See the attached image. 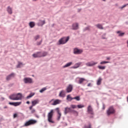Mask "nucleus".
<instances>
[{
	"label": "nucleus",
	"mask_w": 128,
	"mask_h": 128,
	"mask_svg": "<svg viewBox=\"0 0 128 128\" xmlns=\"http://www.w3.org/2000/svg\"><path fill=\"white\" fill-rule=\"evenodd\" d=\"M9 98L12 100H20L22 98V93L14 94L9 96Z\"/></svg>",
	"instance_id": "nucleus-1"
},
{
	"label": "nucleus",
	"mask_w": 128,
	"mask_h": 128,
	"mask_svg": "<svg viewBox=\"0 0 128 128\" xmlns=\"http://www.w3.org/2000/svg\"><path fill=\"white\" fill-rule=\"evenodd\" d=\"M68 40H70V36L66 37H62L61 38L58 42L57 43V44L58 46H60V44H66L68 42Z\"/></svg>",
	"instance_id": "nucleus-2"
},
{
	"label": "nucleus",
	"mask_w": 128,
	"mask_h": 128,
	"mask_svg": "<svg viewBox=\"0 0 128 128\" xmlns=\"http://www.w3.org/2000/svg\"><path fill=\"white\" fill-rule=\"evenodd\" d=\"M52 116H54V110H52L48 114V122L51 124H54V122L52 120Z\"/></svg>",
	"instance_id": "nucleus-3"
},
{
	"label": "nucleus",
	"mask_w": 128,
	"mask_h": 128,
	"mask_svg": "<svg viewBox=\"0 0 128 128\" xmlns=\"http://www.w3.org/2000/svg\"><path fill=\"white\" fill-rule=\"evenodd\" d=\"M36 124V120L31 119L26 122L24 126H32V124Z\"/></svg>",
	"instance_id": "nucleus-4"
},
{
	"label": "nucleus",
	"mask_w": 128,
	"mask_h": 128,
	"mask_svg": "<svg viewBox=\"0 0 128 128\" xmlns=\"http://www.w3.org/2000/svg\"><path fill=\"white\" fill-rule=\"evenodd\" d=\"M68 112H72V114H74V112H78L73 110L71 108L66 107L65 108L64 114H68Z\"/></svg>",
	"instance_id": "nucleus-5"
},
{
	"label": "nucleus",
	"mask_w": 128,
	"mask_h": 128,
	"mask_svg": "<svg viewBox=\"0 0 128 128\" xmlns=\"http://www.w3.org/2000/svg\"><path fill=\"white\" fill-rule=\"evenodd\" d=\"M116 112V110L114 108V107L110 106L107 110L106 114L108 116H110V114H112Z\"/></svg>",
	"instance_id": "nucleus-6"
},
{
	"label": "nucleus",
	"mask_w": 128,
	"mask_h": 128,
	"mask_svg": "<svg viewBox=\"0 0 128 128\" xmlns=\"http://www.w3.org/2000/svg\"><path fill=\"white\" fill-rule=\"evenodd\" d=\"M23 81L24 84H32V79L30 78H24Z\"/></svg>",
	"instance_id": "nucleus-7"
},
{
	"label": "nucleus",
	"mask_w": 128,
	"mask_h": 128,
	"mask_svg": "<svg viewBox=\"0 0 128 128\" xmlns=\"http://www.w3.org/2000/svg\"><path fill=\"white\" fill-rule=\"evenodd\" d=\"M87 112L90 114H94V110L90 105L88 106L87 108Z\"/></svg>",
	"instance_id": "nucleus-8"
},
{
	"label": "nucleus",
	"mask_w": 128,
	"mask_h": 128,
	"mask_svg": "<svg viewBox=\"0 0 128 128\" xmlns=\"http://www.w3.org/2000/svg\"><path fill=\"white\" fill-rule=\"evenodd\" d=\"M83 52V50L82 49H78V48H76L74 49V54H80Z\"/></svg>",
	"instance_id": "nucleus-9"
},
{
	"label": "nucleus",
	"mask_w": 128,
	"mask_h": 128,
	"mask_svg": "<svg viewBox=\"0 0 128 128\" xmlns=\"http://www.w3.org/2000/svg\"><path fill=\"white\" fill-rule=\"evenodd\" d=\"M72 88H74L72 85L70 84L66 89V92H72Z\"/></svg>",
	"instance_id": "nucleus-10"
},
{
	"label": "nucleus",
	"mask_w": 128,
	"mask_h": 128,
	"mask_svg": "<svg viewBox=\"0 0 128 128\" xmlns=\"http://www.w3.org/2000/svg\"><path fill=\"white\" fill-rule=\"evenodd\" d=\"M98 64V62H88L86 64V65L87 66H96V64Z\"/></svg>",
	"instance_id": "nucleus-11"
},
{
	"label": "nucleus",
	"mask_w": 128,
	"mask_h": 128,
	"mask_svg": "<svg viewBox=\"0 0 128 128\" xmlns=\"http://www.w3.org/2000/svg\"><path fill=\"white\" fill-rule=\"evenodd\" d=\"M9 104L10 106H18L22 104V102H10Z\"/></svg>",
	"instance_id": "nucleus-12"
},
{
	"label": "nucleus",
	"mask_w": 128,
	"mask_h": 128,
	"mask_svg": "<svg viewBox=\"0 0 128 128\" xmlns=\"http://www.w3.org/2000/svg\"><path fill=\"white\" fill-rule=\"evenodd\" d=\"M14 77V73H11L6 77V80H10L12 78Z\"/></svg>",
	"instance_id": "nucleus-13"
},
{
	"label": "nucleus",
	"mask_w": 128,
	"mask_h": 128,
	"mask_svg": "<svg viewBox=\"0 0 128 128\" xmlns=\"http://www.w3.org/2000/svg\"><path fill=\"white\" fill-rule=\"evenodd\" d=\"M82 62H78V63H76L72 67V68H78L79 66H82Z\"/></svg>",
	"instance_id": "nucleus-14"
},
{
	"label": "nucleus",
	"mask_w": 128,
	"mask_h": 128,
	"mask_svg": "<svg viewBox=\"0 0 128 128\" xmlns=\"http://www.w3.org/2000/svg\"><path fill=\"white\" fill-rule=\"evenodd\" d=\"M61 102L62 101L60 100L57 99L54 102L53 104H52V105L56 106V104H60Z\"/></svg>",
	"instance_id": "nucleus-15"
},
{
	"label": "nucleus",
	"mask_w": 128,
	"mask_h": 128,
	"mask_svg": "<svg viewBox=\"0 0 128 128\" xmlns=\"http://www.w3.org/2000/svg\"><path fill=\"white\" fill-rule=\"evenodd\" d=\"M78 79H79V80L78 81V84H82V82H84L86 81V79L84 78H79Z\"/></svg>",
	"instance_id": "nucleus-16"
},
{
	"label": "nucleus",
	"mask_w": 128,
	"mask_h": 128,
	"mask_svg": "<svg viewBox=\"0 0 128 128\" xmlns=\"http://www.w3.org/2000/svg\"><path fill=\"white\" fill-rule=\"evenodd\" d=\"M72 30H78V24L74 23L72 25Z\"/></svg>",
	"instance_id": "nucleus-17"
},
{
	"label": "nucleus",
	"mask_w": 128,
	"mask_h": 128,
	"mask_svg": "<svg viewBox=\"0 0 128 128\" xmlns=\"http://www.w3.org/2000/svg\"><path fill=\"white\" fill-rule=\"evenodd\" d=\"M40 102V100H34L32 102V104L33 106H34L36 104H38Z\"/></svg>",
	"instance_id": "nucleus-18"
},
{
	"label": "nucleus",
	"mask_w": 128,
	"mask_h": 128,
	"mask_svg": "<svg viewBox=\"0 0 128 128\" xmlns=\"http://www.w3.org/2000/svg\"><path fill=\"white\" fill-rule=\"evenodd\" d=\"M59 96H60V98H64V96H66V94L64 93V90L60 91Z\"/></svg>",
	"instance_id": "nucleus-19"
},
{
	"label": "nucleus",
	"mask_w": 128,
	"mask_h": 128,
	"mask_svg": "<svg viewBox=\"0 0 128 128\" xmlns=\"http://www.w3.org/2000/svg\"><path fill=\"white\" fill-rule=\"evenodd\" d=\"M7 12L9 14H12V8L10 6H8L7 8Z\"/></svg>",
	"instance_id": "nucleus-20"
},
{
	"label": "nucleus",
	"mask_w": 128,
	"mask_h": 128,
	"mask_svg": "<svg viewBox=\"0 0 128 128\" xmlns=\"http://www.w3.org/2000/svg\"><path fill=\"white\" fill-rule=\"evenodd\" d=\"M102 78L100 77L97 80V86H100V84H102Z\"/></svg>",
	"instance_id": "nucleus-21"
},
{
	"label": "nucleus",
	"mask_w": 128,
	"mask_h": 128,
	"mask_svg": "<svg viewBox=\"0 0 128 128\" xmlns=\"http://www.w3.org/2000/svg\"><path fill=\"white\" fill-rule=\"evenodd\" d=\"M44 24H46V21L45 20H40V22L38 23V25L39 26H44Z\"/></svg>",
	"instance_id": "nucleus-22"
},
{
	"label": "nucleus",
	"mask_w": 128,
	"mask_h": 128,
	"mask_svg": "<svg viewBox=\"0 0 128 128\" xmlns=\"http://www.w3.org/2000/svg\"><path fill=\"white\" fill-rule=\"evenodd\" d=\"M71 64H72V62H68L63 66V68H68V66H70Z\"/></svg>",
	"instance_id": "nucleus-23"
},
{
	"label": "nucleus",
	"mask_w": 128,
	"mask_h": 128,
	"mask_svg": "<svg viewBox=\"0 0 128 128\" xmlns=\"http://www.w3.org/2000/svg\"><path fill=\"white\" fill-rule=\"evenodd\" d=\"M57 112L58 114L57 120H60V116H62V113H60V110H58L57 111Z\"/></svg>",
	"instance_id": "nucleus-24"
},
{
	"label": "nucleus",
	"mask_w": 128,
	"mask_h": 128,
	"mask_svg": "<svg viewBox=\"0 0 128 128\" xmlns=\"http://www.w3.org/2000/svg\"><path fill=\"white\" fill-rule=\"evenodd\" d=\"M29 26H30V28H34V26H36V24H34V22H31L29 23Z\"/></svg>",
	"instance_id": "nucleus-25"
},
{
	"label": "nucleus",
	"mask_w": 128,
	"mask_h": 128,
	"mask_svg": "<svg viewBox=\"0 0 128 128\" xmlns=\"http://www.w3.org/2000/svg\"><path fill=\"white\" fill-rule=\"evenodd\" d=\"M96 28H99L100 30H104V27H102V26L100 24H97L96 25Z\"/></svg>",
	"instance_id": "nucleus-26"
},
{
	"label": "nucleus",
	"mask_w": 128,
	"mask_h": 128,
	"mask_svg": "<svg viewBox=\"0 0 128 128\" xmlns=\"http://www.w3.org/2000/svg\"><path fill=\"white\" fill-rule=\"evenodd\" d=\"M66 100H68L69 102H72V100H73V98H72V96H70V95H68L67 96V98Z\"/></svg>",
	"instance_id": "nucleus-27"
},
{
	"label": "nucleus",
	"mask_w": 128,
	"mask_h": 128,
	"mask_svg": "<svg viewBox=\"0 0 128 128\" xmlns=\"http://www.w3.org/2000/svg\"><path fill=\"white\" fill-rule=\"evenodd\" d=\"M34 96V93H30L28 96H27L26 98L28 100V98H32Z\"/></svg>",
	"instance_id": "nucleus-28"
},
{
	"label": "nucleus",
	"mask_w": 128,
	"mask_h": 128,
	"mask_svg": "<svg viewBox=\"0 0 128 128\" xmlns=\"http://www.w3.org/2000/svg\"><path fill=\"white\" fill-rule=\"evenodd\" d=\"M22 63L20 62H18V64L16 66L17 68H22Z\"/></svg>",
	"instance_id": "nucleus-29"
},
{
	"label": "nucleus",
	"mask_w": 128,
	"mask_h": 128,
	"mask_svg": "<svg viewBox=\"0 0 128 128\" xmlns=\"http://www.w3.org/2000/svg\"><path fill=\"white\" fill-rule=\"evenodd\" d=\"M73 100H78V102L80 100V96H76V97L73 98Z\"/></svg>",
	"instance_id": "nucleus-30"
},
{
	"label": "nucleus",
	"mask_w": 128,
	"mask_h": 128,
	"mask_svg": "<svg viewBox=\"0 0 128 128\" xmlns=\"http://www.w3.org/2000/svg\"><path fill=\"white\" fill-rule=\"evenodd\" d=\"M38 54H40V52H38L37 54H32L33 58H38Z\"/></svg>",
	"instance_id": "nucleus-31"
},
{
	"label": "nucleus",
	"mask_w": 128,
	"mask_h": 128,
	"mask_svg": "<svg viewBox=\"0 0 128 128\" xmlns=\"http://www.w3.org/2000/svg\"><path fill=\"white\" fill-rule=\"evenodd\" d=\"M117 34H119L118 36H122L124 34V32H121L120 31H118Z\"/></svg>",
	"instance_id": "nucleus-32"
},
{
	"label": "nucleus",
	"mask_w": 128,
	"mask_h": 128,
	"mask_svg": "<svg viewBox=\"0 0 128 128\" xmlns=\"http://www.w3.org/2000/svg\"><path fill=\"white\" fill-rule=\"evenodd\" d=\"M98 68L100 70H105L106 69V66H98Z\"/></svg>",
	"instance_id": "nucleus-33"
},
{
	"label": "nucleus",
	"mask_w": 128,
	"mask_h": 128,
	"mask_svg": "<svg viewBox=\"0 0 128 128\" xmlns=\"http://www.w3.org/2000/svg\"><path fill=\"white\" fill-rule=\"evenodd\" d=\"M100 64H110V62L108 61H102L100 62Z\"/></svg>",
	"instance_id": "nucleus-34"
},
{
	"label": "nucleus",
	"mask_w": 128,
	"mask_h": 128,
	"mask_svg": "<svg viewBox=\"0 0 128 128\" xmlns=\"http://www.w3.org/2000/svg\"><path fill=\"white\" fill-rule=\"evenodd\" d=\"M48 56V52H43L42 53V54L40 56Z\"/></svg>",
	"instance_id": "nucleus-35"
},
{
	"label": "nucleus",
	"mask_w": 128,
	"mask_h": 128,
	"mask_svg": "<svg viewBox=\"0 0 128 128\" xmlns=\"http://www.w3.org/2000/svg\"><path fill=\"white\" fill-rule=\"evenodd\" d=\"M45 90H46V88H44L40 90V92L42 94V93L43 92H44Z\"/></svg>",
	"instance_id": "nucleus-36"
},
{
	"label": "nucleus",
	"mask_w": 128,
	"mask_h": 128,
	"mask_svg": "<svg viewBox=\"0 0 128 128\" xmlns=\"http://www.w3.org/2000/svg\"><path fill=\"white\" fill-rule=\"evenodd\" d=\"M77 107L78 108H84V106L82 105V104H78L77 106Z\"/></svg>",
	"instance_id": "nucleus-37"
},
{
	"label": "nucleus",
	"mask_w": 128,
	"mask_h": 128,
	"mask_svg": "<svg viewBox=\"0 0 128 128\" xmlns=\"http://www.w3.org/2000/svg\"><path fill=\"white\" fill-rule=\"evenodd\" d=\"M42 40L40 42H36V46H40V44H42Z\"/></svg>",
	"instance_id": "nucleus-38"
},
{
	"label": "nucleus",
	"mask_w": 128,
	"mask_h": 128,
	"mask_svg": "<svg viewBox=\"0 0 128 128\" xmlns=\"http://www.w3.org/2000/svg\"><path fill=\"white\" fill-rule=\"evenodd\" d=\"M90 30V26H88L83 29L84 32H86V30Z\"/></svg>",
	"instance_id": "nucleus-39"
},
{
	"label": "nucleus",
	"mask_w": 128,
	"mask_h": 128,
	"mask_svg": "<svg viewBox=\"0 0 128 128\" xmlns=\"http://www.w3.org/2000/svg\"><path fill=\"white\" fill-rule=\"evenodd\" d=\"M38 38H40V35H37L34 36V39L35 40H38Z\"/></svg>",
	"instance_id": "nucleus-40"
},
{
	"label": "nucleus",
	"mask_w": 128,
	"mask_h": 128,
	"mask_svg": "<svg viewBox=\"0 0 128 128\" xmlns=\"http://www.w3.org/2000/svg\"><path fill=\"white\" fill-rule=\"evenodd\" d=\"M128 6V4L123 5L122 6L120 7V8L122 10V8H126V6Z\"/></svg>",
	"instance_id": "nucleus-41"
},
{
	"label": "nucleus",
	"mask_w": 128,
	"mask_h": 128,
	"mask_svg": "<svg viewBox=\"0 0 128 128\" xmlns=\"http://www.w3.org/2000/svg\"><path fill=\"white\" fill-rule=\"evenodd\" d=\"M84 128H92V125L90 124H89L88 126H84Z\"/></svg>",
	"instance_id": "nucleus-42"
},
{
	"label": "nucleus",
	"mask_w": 128,
	"mask_h": 128,
	"mask_svg": "<svg viewBox=\"0 0 128 128\" xmlns=\"http://www.w3.org/2000/svg\"><path fill=\"white\" fill-rule=\"evenodd\" d=\"M71 108H74V109L76 108V105H74V104H72V105H71Z\"/></svg>",
	"instance_id": "nucleus-43"
},
{
	"label": "nucleus",
	"mask_w": 128,
	"mask_h": 128,
	"mask_svg": "<svg viewBox=\"0 0 128 128\" xmlns=\"http://www.w3.org/2000/svg\"><path fill=\"white\" fill-rule=\"evenodd\" d=\"M34 116L37 118H40V116H38V114L36 113H34Z\"/></svg>",
	"instance_id": "nucleus-44"
},
{
	"label": "nucleus",
	"mask_w": 128,
	"mask_h": 128,
	"mask_svg": "<svg viewBox=\"0 0 128 128\" xmlns=\"http://www.w3.org/2000/svg\"><path fill=\"white\" fill-rule=\"evenodd\" d=\"M34 112H36V110L32 109V110H31V114H34Z\"/></svg>",
	"instance_id": "nucleus-45"
},
{
	"label": "nucleus",
	"mask_w": 128,
	"mask_h": 128,
	"mask_svg": "<svg viewBox=\"0 0 128 128\" xmlns=\"http://www.w3.org/2000/svg\"><path fill=\"white\" fill-rule=\"evenodd\" d=\"M16 116H18V114H14V118H16Z\"/></svg>",
	"instance_id": "nucleus-46"
},
{
	"label": "nucleus",
	"mask_w": 128,
	"mask_h": 128,
	"mask_svg": "<svg viewBox=\"0 0 128 128\" xmlns=\"http://www.w3.org/2000/svg\"><path fill=\"white\" fill-rule=\"evenodd\" d=\"M33 106H32V105L31 106H30L29 107V110H32Z\"/></svg>",
	"instance_id": "nucleus-47"
},
{
	"label": "nucleus",
	"mask_w": 128,
	"mask_h": 128,
	"mask_svg": "<svg viewBox=\"0 0 128 128\" xmlns=\"http://www.w3.org/2000/svg\"><path fill=\"white\" fill-rule=\"evenodd\" d=\"M90 118H94V114H92V116H90Z\"/></svg>",
	"instance_id": "nucleus-48"
},
{
	"label": "nucleus",
	"mask_w": 128,
	"mask_h": 128,
	"mask_svg": "<svg viewBox=\"0 0 128 128\" xmlns=\"http://www.w3.org/2000/svg\"><path fill=\"white\" fill-rule=\"evenodd\" d=\"M90 84H92L88 83V84L87 85V86H90Z\"/></svg>",
	"instance_id": "nucleus-49"
},
{
	"label": "nucleus",
	"mask_w": 128,
	"mask_h": 128,
	"mask_svg": "<svg viewBox=\"0 0 128 128\" xmlns=\"http://www.w3.org/2000/svg\"><path fill=\"white\" fill-rule=\"evenodd\" d=\"M106 60H110V58L108 57V58H106Z\"/></svg>",
	"instance_id": "nucleus-50"
},
{
	"label": "nucleus",
	"mask_w": 128,
	"mask_h": 128,
	"mask_svg": "<svg viewBox=\"0 0 128 128\" xmlns=\"http://www.w3.org/2000/svg\"><path fill=\"white\" fill-rule=\"evenodd\" d=\"M54 99H52L51 100H50V101L49 102V104H50V102H52L54 101Z\"/></svg>",
	"instance_id": "nucleus-51"
},
{
	"label": "nucleus",
	"mask_w": 128,
	"mask_h": 128,
	"mask_svg": "<svg viewBox=\"0 0 128 128\" xmlns=\"http://www.w3.org/2000/svg\"><path fill=\"white\" fill-rule=\"evenodd\" d=\"M26 104H30V101H27L26 102Z\"/></svg>",
	"instance_id": "nucleus-52"
},
{
	"label": "nucleus",
	"mask_w": 128,
	"mask_h": 128,
	"mask_svg": "<svg viewBox=\"0 0 128 128\" xmlns=\"http://www.w3.org/2000/svg\"><path fill=\"white\" fill-rule=\"evenodd\" d=\"M102 110H104V104H103Z\"/></svg>",
	"instance_id": "nucleus-53"
},
{
	"label": "nucleus",
	"mask_w": 128,
	"mask_h": 128,
	"mask_svg": "<svg viewBox=\"0 0 128 128\" xmlns=\"http://www.w3.org/2000/svg\"><path fill=\"white\" fill-rule=\"evenodd\" d=\"M81 10H82V9H81V8L78 9V12H80Z\"/></svg>",
	"instance_id": "nucleus-54"
},
{
	"label": "nucleus",
	"mask_w": 128,
	"mask_h": 128,
	"mask_svg": "<svg viewBox=\"0 0 128 128\" xmlns=\"http://www.w3.org/2000/svg\"><path fill=\"white\" fill-rule=\"evenodd\" d=\"M4 108H8V106H4Z\"/></svg>",
	"instance_id": "nucleus-55"
},
{
	"label": "nucleus",
	"mask_w": 128,
	"mask_h": 128,
	"mask_svg": "<svg viewBox=\"0 0 128 128\" xmlns=\"http://www.w3.org/2000/svg\"><path fill=\"white\" fill-rule=\"evenodd\" d=\"M102 38H103V40H106V38L104 37V36H102Z\"/></svg>",
	"instance_id": "nucleus-56"
},
{
	"label": "nucleus",
	"mask_w": 128,
	"mask_h": 128,
	"mask_svg": "<svg viewBox=\"0 0 128 128\" xmlns=\"http://www.w3.org/2000/svg\"><path fill=\"white\" fill-rule=\"evenodd\" d=\"M2 100H4V97H2Z\"/></svg>",
	"instance_id": "nucleus-57"
},
{
	"label": "nucleus",
	"mask_w": 128,
	"mask_h": 128,
	"mask_svg": "<svg viewBox=\"0 0 128 128\" xmlns=\"http://www.w3.org/2000/svg\"><path fill=\"white\" fill-rule=\"evenodd\" d=\"M43 116H44V117L46 116V114H43Z\"/></svg>",
	"instance_id": "nucleus-58"
},
{
	"label": "nucleus",
	"mask_w": 128,
	"mask_h": 128,
	"mask_svg": "<svg viewBox=\"0 0 128 128\" xmlns=\"http://www.w3.org/2000/svg\"><path fill=\"white\" fill-rule=\"evenodd\" d=\"M126 24H128V22H126Z\"/></svg>",
	"instance_id": "nucleus-59"
},
{
	"label": "nucleus",
	"mask_w": 128,
	"mask_h": 128,
	"mask_svg": "<svg viewBox=\"0 0 128 128\" xmlns=\"http://www.w3.org/2000/svg\"><path fill=\"white\" fill-rule=\"evenodd\" d=\"M92 91H88V92H90Z\"/></svg>",
	"instance_id": "nucleus-60"
},
{
	"label": "nucleus",
	"mask_w": 128,
	"mask_h": 128,
	"mask_svg": "<svg viewBox=\"0 0 128 128\" xmlns=\"http://www.w3.org/2000/svg\"><path fill=\"white\" fill-rule=\"evenodd\" d=\"M103 2H106V0H102Z\"/></svg>",
	"instance_id": "nucleus-61"
},
{
	"label": "nucleus",
	"mask_w": 128,
	"mask_h": 128,
	"mask_svg": "<svg viewBox=\"0 0 128 128\" xmlns=\"http://www.w3.org/2000/svg\"><path fill=\"white\" fill-rule=\"evenodd\" d=\"M97 104L98 106V102H97Z\"/></svg>",
	"instance_id": "nucleus-62"
},
{
	"label": "nucleus",
	"mask_w": 128,
	"mask_h": 128,
	"mask_svg": "<svg viewBox=\"0 0 128 128\" xmlns=\"http://www.w3.org/2000/svg\"><path fill=\"white\" fill-rule=\"evenodd\" d=\"M66 126H68V124L66 123Z\"/></svg>",
	"instance_id": "nucleus-63"
},
{
	"label": "nucleus",
	"mask_w": 128,
	"mask_h": 128,
	"mask_svg": "<svg viewBox=\"0 0 128 128\" xmlns=\"http://www.w3.org/2000/svg\"><path fill=\"white\" fill-rule=\"evenodd\" d=\"M104 36H106V34H104Z\"/></svg>",
	"instance_id": "nucleus-64"
}]
</instances>
